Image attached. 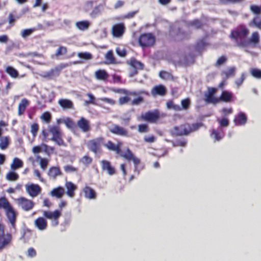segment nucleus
<instances>
[{"mask_svg":"<svg viewBox=\"0 0 261 261\" xmlns=\"http://www.w3.org/2000/svg\"><path fill=\"white\" fill-rule=\"evenodd\" d=\"M245 78V74L244 73H242L241 77L235 81V84L238 88H239L242 85Z\"/></svg>","mask_w":261,"mask_h":261,"instance_id":"57","label":"nucleus"},{"mask_svg":"<svg viewBox=\"0 0 261 261\" xmlns=\"http://www.w3.org/2000/svg\"><path fill=\"white\" fill-rule=\"evenodd\" d=\"M130 100V98L127 96L121 97L119 99V103L120 105H123L127 103Z\"/></svg>","mask_w":261,"mask_h":261,"instance_id":"61","label":"nucleus"},{"mask_svg":"<svg viewBox=\"0 0 261 261\" xmlns=\"http://www.w3.org/2000/svg\"><path fill=\"white\" fill-rule=\"evenodd\" d=\"M29 101L25 98L22 99L20 103L18 105V114L19 116L22 115L25 110L26 108L29 106Z\"/></svg>","mask_w":261,"mask_h":261,"instance_id":"26","label":"nucleus"},{"mask_svg":"<svg viewBox=\"0 0 261 261\" xmlns=\"http://www.w3.org/2000/svg\"><path fill=\"white\" fill-rule=\"evenodd\" d=\"M259 35L257 32H253L251 35V38L248 41L250 43H252L254 44L258 43L259 42Z\"/></svg>","mask_w":261,"mask_h":261,"instance_id":"43","label":"nucleus"},{"mask_svg":"<svg viewBox=\"0 0 261 261\" xmlns=\"http://www.w3.org/2000/svg\"><path fill=\"white\" fill-rule=\"evenodd\" d=\"M11 240L10 235L5 234L3 226L0 224V249L7 245Z\"/></svg>","mask_w":261,"mask_h":261,"instance_id":"11","label":"nucleus"},{"mask_svg":"<svg viewBox=\"0 0 261 261\" xmlns=\"http://www.w3.org/2000/svg\"><path fill=\"white\" fill-rule=\"evenodd\" d=\"M19 178L18 175L14 171H11L9 172L6 176V178L9 181H16Z\"/></svg>","mask_w":261,"mask_h":261,"instance_id":"35","label":"nucleus"},{"mask_svg":"<svg viewBox=\"0 0 261 261\" xmlns=\"http://www.w3.org/2000/svg\"><path fill=\"white\" fill-rule=\"evenodd\" d=\"M233 122L237 126L245 125L247 122V117L243 112H240L234 118Z\"/></svg>","mask_w":261,"mask_h":261,"instance_id":"14","label":"nucleus"},{"mask_svg":"<svg viewBox=\"0 0 261 261\" xmlns=\"http://www.w3.org/2000/svg\"><path fill=\"white\" fill-rule=\"evenodd\" d=\"M35 30V28L23 30L21 32V36L22 38H25L31 35Z\"/></svg>","mask_w":261,"mask_h":261,"instance_id":"42","label":"nucleus"},{"mask_svg":"<svg viewBox=\"0 0 261 261\" xmlns=\"http://www.w3.org/2000/svg\"><path fill=\"white\" fill-rule=\"evenodd\" d=\"M205 101L207 103L215 104L219 101V98H216L214 95L205 94Z\"/></svg>","mask_w":261,"mask_h":261,"instance_id":"36","label":"nucleus"},{"mask_svg":"<svg viewBox=\"0 0 261 261\" xmlns=\"http://www.w3.org/2000/svg\"><path fill=\"white\" fill-rule=\"evenodd\" d=\"M117 54L120 57H124L126 55V50L122 47H118L116 48Z\"/></svg>","mask_w":261,"mask_h":261,"instance_id":"58","label":"nucleus"},{"mask_svg":"<svg viewBox=\"0 0 261 261\" xmlns=\"http://www.w3.org/2000/svg\"><path fill=\"white\" fill-rule=\"evenodd\" d=\"M48 132L52 135L51 140L56 143L58 145H64V143L62 139V133L60 127L55 125H49Z\"/></svg>","mask_w":261,"mask_h":261,"instance_id":"4","label":"nucleus"},{"mask_svg":"<svg viewBox=\"0 0 261 261\" xmlns=\"http://www.w3.org/2000/svg\"><path fill=\"white\" fill-rule=\"evenodd\" d=\"M251 11L255 14H260L261 13V6L257 5H251L250 7Z\"/></svg>","mask_w":261,"mask_h":261,"instance_id":"47","label":"nucleus"},{"mask_svg":"<svg viewBox=\"0 0 261 261\" xmlns=\"http://www.w3.org/2000/svg\"><path fill=\"white\" fill-rule=\"evenodd\" d=\"M122 143L119 142L117 145L114 144L111 141H108L105 144V146L110 150L115 151L117 154L124 158L128 161H133L135 165V171L139 173V171L138 166L140 163V160L137 158L130 150L127 148L126 152H122L120 149Z\"/></svg>","mask_w":261,"mask_h":261,"instance_id":"1","label":"nucleus"},{"mask_svg":"<svg viewBox=\"0 0 261 261\" xmlns=\"http://www.w3.org/2000/svg\"><path fill=\"white\" fill-rule=\"evenodd\" d=\"M81 161L85 165H88L91 163L92 159L87 155H85L81 159Z\"/></svg>","mask_w":261,"mask_h":261,"instance_id":"60","label":"nucleus"},{"mask_svg":"<svg viewBox=\"0 0 261 261\" xmlns=\"http://www.w3.org/2000/svg\"><path fill=\"white\" fill-rule=\"evenodd\" d=\"M87 95L89 97V100L88 101H85V103L87 105L89 104H93L99 105V104L95 101L94 96L91 93H88Z\"/></svg>","mask_w":261,"mask_h":261,"instance_id":"49","label":"nucleus"},{"mask_svg":"<svg viewBox=\"0 0 261 261\" xmlns=\"http://www.w3.org/2000/svg\"><path fill=\"white\" fill-rule=\"evenodd\" d=\"M6 213L9 223L11 224L13 227H14L17 215L16 212L12 207L11 208L6 211Z\"/></svg>","mask_w":261,"mask_h":261,"instance_id":"16","label":"nucleus"},{"mask_svg":"<svg viewBox=\"0 0 261 261\" xmlns=\"http://www.w3.org/2000/svg\"><path fill=\"white\" fill-rule=\"evenodd\" d=\"M141 118L145 120L150 122H154L159 118V114L156 112H149L141 116Z\"/></svg>","mask_w":261,"mask_h":261,"instance_id":"15","label":"nucleus"},{"mask_svg":"<svg viewBox=\"0 0 261 261\" xmlns=\"http://www.w3.org/2000/svg\"><path fill=\"white\" fill-rule=\"evenodd\" d=\"M155 38L151 33L143 34L139 39V43L142 47H148L152 45L154 42Z\"/></svg>","mask_w":261,"mask_h":261,"instance_id":"5","label":"nucleus"},{"mask_svg":"<svg viewBox=\"0 0 261 261\" xmlns=\"http://www.w3.org/2000/svg\"><path fill=\"white\" fill-rule=\"evenodd\" d=\"M67 66L65 64H61L55 68L51 69L49 71L43 72L40 75L45 78L52 79L53 77L58 75L61 70Z\"/></svg>","mask_w":261,"mask_h":261,"instance_id":"7","label":"nucleus"},{"mask_svg":"<svg viewBox=\"0 0 261 261\" xmlns=\"http://www.w3.org/2000/svg\"><path fill=\"white\" fill-rule=\"evenodd\" d=\"M83 191L86 198L91 200L96 198V192L90 187L86 186Z\"/></svg>","mask_w":261,"mask_h":261,"instance_id":"17","label":"nucleus"},{"mask_svg":"<svg viewBox=\"0 0 261 261\" xmlns=\"http://www.w3.org/2000/svg\"><path fill=\"white\" fill-rule=\"evenodd\" d=\"M6 72L13 78H16L18 76V71L11 66H7L6 68Z\"/></svg>","mask_w":261,"mask_h":261,"instance_id":"34","label":"nucleus"},{"mask_svg":"<svg viewBox=\"0 0 261 261\" xmlns=\"http://www.w3.org/2000/svg\"><path fill=\"white\" fill-rule=\"evenodd\" d=\"M25 188L28 193L32 197L37 196L41 190L39 186L33 184L26 185Z\"/></svg>","mask_w":261,"mask_h":261,"instance_id":"10","label":"nucleus"},{"mask_svg":"<svg viewBox=\"0 0 261 261\" xmlns=\"http://www.w3.org/2000/svg\"><path fill=\"white\" fill-rule=\"evenodd\" d=\"M43 216L45 218L51 220L52 226H56L59 224L58 218L61 216V213L58 210H56L54 212L44 211Z\"/></svg>","mask_w":261,"mask_h":261,"instance_id":"6","label":"nucleus"},{"mask_svg":"<svg viewBox=\"0 0 261 261\" xmlns=\"http://www.w3.org/2000/svg\"><path fill=\"white\" fill-rule=\"evenodd\" d=\"M22 166L23 162L20 159L17 158H14L12 163L11 164V168L12 170L14 171L17 169L21 168Z\"/></svg>","mask_w":261,"mask_h":261,"instance_id":"28","label":"nucleus"},{"mask_svg":"<svg viewBox=\"0 0 261 261\" xmlns=\"http://www.w3.org/2000/svg\"><path fill=\"white\" fill-rule=\"evenodd\" d=\"M78 57L85 60H89L92 58V55L89 53H80L78 54Z\"/></svg>","mask_w":261,"mask_h":261,"instance_id":"56","label":"nucleus"},{"mask_svg":"<svg viewBox=\"0 0 261 261\" xmlns=\"http://www.w3.org/2000/svg\"><path fill=\"white\" fill-rule=\"evenodd\" d=\"M77 125L84 133L89 132L91 129L89 121L84 117H81L77 121Z\"/></svg>","mask_w":261,"mask_h":261,"instance_id":"13","label":"nucleus"},{"mask_svg":"<svg viewBox=\"0 0 261 261\" xmlns=\"http://www.w3.org/2000/svg\"><path fill=\"white\" fill-rule=\"evenodd\" d=\"M65 193L63 188L59 187L54 189L50 192V195L53 197H56L58 198H61Z\"/></svg>","mask_w":261,"mask_h":261,"instance_id":"27","label":"nucleus"},{"mask_svg":"<svg viewBox=\"0 0 261 261\" xmlns=\"http://www.w3.org/2000/svg\"><path fill=\"white\" fill-rule=\"evenodd\" d=\"M159 76L164 80H171L173 79V76L170 73L164 71H161Z\"/></svg>","mask_w":261,"mask_h":261,"instance_id":"40","label":"nucleus"},{"mask_svg":"<svg viewBox=\"0 0 261 261\" xmlns=\"http://www.w3.org/2000/svg\"><path fill=\"white\" fill-rule=\"evenodd\" d=\"M58 103L59 105L64 109H71L73 108L72 102L67 99H60Z\"/></svg>","mask_w":261,"mask_h":261,"instance_id":"24","label":"nucleus"},{"mask_svg":"<svg viewBox=\"0 0 261 261\" xmlns=\"http://www.w3.org/2000/svg\"><path fill=\"white\" fill-rule=\"evenodd\" d=\"M187 144V141L186 140L181 139L177 140L176 141L173 142V145L174 147L182 146L184 147Z\"/></svg>","mask_w":261,"mask_h":261,"instance_id":"50","label":"nucleus"},{"mask_svg":"<svg viewBox=\"0 0 261 261\" xmlns=\"http://www.w3.org/2000/svg\"><path fill=\"white\" fill-rule=\"evenodd\" d=\"M201 126L202 124L200 123H196L192 125L186 124L179 126H175L171 132L173 135L177 136L188 135L191 133L197 130Z\"/></svg>","mask_w":261,"mask_h":261,"instance_id":"3","label":"nucleus"},{"mask_svg":"<svg viewBox=\"0 0 261 261\" xmlns=\"http://www.w3.org/2000/svg\"><path fill=\"white\" fill-rule=\"evenodd\" d=\"M90 23L88 21H81L77 22L75 24L76 27L77 29L81 31H85L87 30L89 26Z\"/></svg>","mask_w":261,"mask_h":261,"instance_id":"31","label":"nucleus"},{"mask_svg":"<svg viewBox=\"0 0 261 261\" xmlns=\"http://www.w3.org/2000/svg\"><path fill=\"white\" fill-rule=\"evenodd\" d=\"M12 207L10 203L5 198L3 197L0 198V208H4L5 211H6Z\"/></svg>","mask_w":261,"mask_h":261,"instance_id":"33","label":"nucleus"},{"mask_svg":"<svg viewBox=\"0 0 261 261\" xmlns=\"http://www.w3.org/2000/svg\"><path fill=\"white\" fill-rule=\"evenodd\" d=\"M101 141V138L90 140L87 143L88 147L90 150L96 153L100 150Z\"/></svg>","mask_w":261,"mask_h":261,"instance_id":"9","label":"nucleus"},{"mask_svg":"<svg viewBox=\"0 0 261 261\" xmlns=\"http://www.w3.org/2000/svg\"><path fill=\"white\" fill-rule=\"evenodd\" d=\"M37 159L40 161L41 168L44 170H45L48 163V160L46 159L42 158L39 155L37 156Z\"/></svg>","mask_w":261,"mask_h":261,"instance_id":"41","label":"nucleus"},{"mask_svg":"<svg viewBox=\"0 0 261 261\" xmlns=\"http://www.w3.org/2000/svg\"><path fill=\"white\" fill-rule=\"evenodd\" d=\"M61 172L59 168L53 167H51L48 172V175L50 178H55L57 176L60 175Z\"/></svg>","mask_w":261,"mask_h":261,"instance_id":"30","label":"nucleus"},{"mask_svg":"<svg viewBox=\"0 0 261 261\" xmlns=\"http://www.w3.org/2000/svg\"><path fill=\"white\" fill-rule=\"evenodd\" d=\"M148 126L146 124H141L138 126V130L140 133H146L148 132Z\"/></svg>","mask_w":261,"mask_h":261,"instance_id":"62","label":"nucleus"},{"mask_svg":"<svg viewBox=\"0 0 261 261\" xmlns=\"http://www.w3.org/2000/svg\"><path fill=\"white\" fill-rule=\"evenodd\" d=\"M125 27L123 23L114 25L112 28V34L114 37H121L124 33Z\"/></svg>","mask_w":261,"mask_h":261,"instance_id":"12","label":"nucleus"},{"mask_svg":"<svg viewBox=\"0 0 261 261\" xmlns=\"http://www.w3.org/2000/svg\"><path fill=\"white\" fill-rule=\"evenodd\" d=\"M98 100L103 101L106 103H108L109 105H110L111 106H113V105H115V103H116V101L114 100H113L111 98H107V97L100 98L98 99Z\"/></svg>","mask_w":261,"mask_h":261,"instance_id":"53","label":"nucleus"},{"mask_svg":"<svg viewBox=\"0 0 261 261\" xmlns=\"http://www.w3.org/2000/svg\"><path fill=\"white\" fill-rule=\"evenodd\" d=\"M67 53V49L65 47L60 46L56 51V56L57 57L64 55Z\"/></svg>","mask_w":261,"mask_h":261,"instance_id":"54","label":"nucleus"},{"mask_svg":"<svg viewBox=\"0 0 261 261\" xmlns=\"http://www.w3.org/2000/svg\"><path fill=\"white\" fill-rule=\"evenodd\" d=\"M16 201L18 205L26 211L31 210L34 206V203L32 201L24 197L18 198Z\"/></svg>","mask_w":261,"mask_h":261,"instance_id":"8","label":"nucleus"},{"mask_svg":"<svg viewBox=\"0 0 261 261\" xmlns=\"http://www.w3.org/2000/svg\"><path fill=\"white\" fill-rule=\"evenodd\" d=\"M217 121L221 127H226L229 124V121L227 118H223L222 119H217Z\"/></svg>","mask_w":261,"mask_h":261,"instance_id":"55","label":"nucleus"},{"mask_svg":"<svg viewBox=\"0 0 261 261\" xmlns=\"http://www.w3.org/2000/svg\"><path fill=\"white\" fill-rule=\"evenodd\" d=\"M233 94L228 91H223L219 98V101H222L226 102H229L233 100Z\"/></svg>","mask_w":261,"mask_h":261,"instance_id":"19","label":"nucleus"},{"mask_svg":"<svg viewBox=\"0 0 261 261\" xmlns=\"http://www.w3.org/2000/svg\"><path fill=\"white\" fill-rule=\"evenodd\" d=\"M41 119L48 123L51 119V115L49 112H45L41 115Z\"/></svg>","mask_w":261,"mask_h":261,"instance_id":"51","label":"nucleus"},{"mask_svg":"<svg viewBox=\"0 0 261 261\" xmlns=\"http://www.w3.org/2000/svg\"><path fill=\"white\" fill-rule=\"evenodd\" d=\"M101 163L103 170L107 171L108 173L110 175L115 174V170L111 166L110 162L107 161H102Z\"/></svg>","mask_w":261,"mask_h":261,"instance_id":"23","label":"nucleus"},{"mask_svg":"<svg viewBox=\"0 0 261 261\" xmlns=\"http://www.w3.org/2000/svg\"><path fill=\"white\" fill-rule=\"evenodd\" d=\"M181 108L184 110H187L190 105V100L189 98L183 99L181 101Z\"/></svg>","mask_w":261,"mask_h":261,"instance_id":"52","label":"nucleus"},{"mask_svg":"<svg viewBox=\"0 0 261 261\" xmlns=\"http://www.w3.org/2000/svg\"><path fill=\"white\" fill-rule=\"evenodd\" d=\"M38 130V125L36 123L33 124L31 125V133L34 137H35Z\"/></svg>","mask_w":261,"mask_h":261,"instance_id":"63","label":"nucleus"},{"mask_svg":"<svg viewBox=\"0 0 261 261\" xmlns=\"http://www.w3.org/2000/svg\"><path fill=\"white\" fill-rule=\"evenodd\" d=\"M63 122L68 128L72 129L74 126V122L69 118L64 119Z\"/></svg>","mask_w":261,"mask_h":261,"instance_id":"45","label":"nucleus"},{"mask_svg":"<svg viewBox=\"0 0 261 261\" xmlns=\"http://www.w3.org/2000/svg\"><path fill=\"white\" fill-rule=\"evenodd\" d=\"M129 65L134 69V71L133 73H130V76H132L134 74H136L137 69H142L143 67V65L140 62L132 59L129 61Z\"/></svg>","mask_w":261,"mask_h":261,"instance_id":"22","label":"nucleus"},{"mask_svg":"<svg viewBox=\"0 0 261 261\" xmlns=\"http://www.w3.org/2000/svg\"><path fill=\"white\" fill-rule=\"evenodd\" d=\"M253 24L255 27L261 29V19L257 16L255 17L251 21L250 25Z\"/></svg>","mask_w":261,"mask_h":261,"instance_id":"48","label":"nucleus"},{"mask_svg":"<svg viewBox=\"0 0 261 261\" xmlns=\"http://www.w3.org/2000/svg\"><path fill=\"white\" fill-rule=\"evenodd\" d=\"M65 188L67 190L66 194L70 197L73 198L74 196V192L77 187L76 186L70 181H67L65 183Z\"/></svg>","mask_w":261,"mask_h":261,"instance_id":"18","label":"nucleus"},{"mask_svg":"<svg viewBox=\"0 0 261 261\" xmlns=\"http://www.w3.org/2000/svg\"><path fill=\"white\" fill-rule=\"evenodd\" d=\"M106 58L109 64H113L115 63V60L113 55L112 51H109L106 55Z\"/></svg>","mask_w":261,"mask_h":261,"instance_id":"44","label":"nucleus"},{"mask_svg":"<svg viewBox=\"0 0 261 261\" xmlns=\"http://www.w3.org/2000/svg\"><path fill=\"white\" fill-rule=\"evenodd\" d=\"M9 138L8 137H2L0 139V148L4 150L6 149L9 145Z\"/></svg>","mask_w":261,"mask_h":261,"instance_id":"37","label":"nucleus"},{"mask_svg":"<svg viewBox=\"0 0 261 261\" xmlns=\"http://www.w3.org/2000/svg\"><path fill=\"white\" fill-rule=\"evenodd\" d=\"M190 24L191 26L196 29L200 28L202 25L201 22L198 20H195L194 21H191L190 22Z\"/></svg>","mask_w":261,"mask_h":261,"instance_id":"59","label":"nucleus"},{"mask_svg":"<svg viewBox=\"0 0 261 261\" xmlns=\"http://www.w3.org/2000/svg\"><path fill=\"white\" fill-rule=\"evenodd\" d=\"M166 92V88L163 85H159L154 87L152 91L151 94L153 96L156 95H164L165 94Z\"/></svg>","mask_w":261,"mask_h":261,"instance_id":"25","label":"nucleus"},{"mask_svg":"<svg viewBox=\"0 0 261 261\" xmlns=\"http://www.w3.org/2000/svg\"><path fill=\"white\" fill-rule=\"evenodd\" d=\"M249 30L244 26H240L231 32V36L240 47H246L249 44V41L246 39L249 34Z\"/></svg>","mask_w":261,"mask_h":261,"instance_id":"2","label":"nucleus"},{"mask_svg":"<svg viewBox=\"0 0 261 261\" xmlns=\"http://www.w3.org/2000/svg\"><path fill=\"white\" fill-rule=\"evenodd\" d=\"M110 131L112 133L123 136L127 135V132L124 128L118 125H115L110 128Z\"/></svg>","mask_w":261,"mask_h":261,"instance_id":"21","label":"nucleus"},{"mask_svg":"<svg viewBox=\"0 0 261 261\" xmlns=\"http://www.w3.org/2000/svg\"><path fill=\"white\" fill-rule=\"evenodd\" d=\"M102 10V7L100 5L94 7L90 13L91 16L92 17H95L101 13Z\"/></svg>","mask_w":261,"mask_h":261,"instance_id":"38","label":"nucleus"},{"mask_svg":"<svg viewBox=\"0 0 261 261\" xmlns=\"http://www.w3.org/2000/svg\"><path fill=\"white\" fill-rule=\"evenodd\" d=\"M95 76L98 80H105L108 77V73L105 70H98L95 72Z\"/></svg>","mask_w":261,"mask_h":261,"instance_id":"29","label":"nucleus"},{"mask_svg":"<svg viewBox=\"0 0 261 261\" xmlns=\"http://www.w3.org/2000/svg\"><path fill=\"white\" fill-rule=\"evenodd\" d=\"M236 70V69L234 67H231L228 68L226 70L223 71V74L226 77L232 76L235 74Z\"/></svg>","mask_w":261,"mask_h":261,"instance_id":"39","label":"nucleus"},{"mask_svg":"<svg viewBox=\"0 0 261 261\" xmlns=\"http://www.w3.org/2000/svg\"><path fill=\"white\" fill-rule=\"evenodd\" d=\"M250 73L253 77L256 79H261L260 69L252 68L250 70Z\"/></svg>","mask_w":261,"mask_h":261,"instance_id":"46","label":"nucleus"},{"mask_svg":"<svg viewBox=\"0 0 261 261\" xmlns=\"http://www.w3.org/2000/svg\"><path fill=\"white\" fill-rule=\"evenodd\" d=\"M211 136L215 141H219L223 138V134L222 132H218L217 130L213 129L212 130Z\"/></svg>","mask_w":261,"mask_h":261,"instance_id":"32","label":"nucleus"},{"mask_svg":"<svg viewBox=\"0 0 261 261\" xmlns=\"http://www.w3.org/2000/svg\"><path fill=\"white\" fill-rule=\"evenodd\" d=\"M232 109L230 108H223L221 110V112L224 116L228 115L232 113Z\"/></svg>","mask_w":261,"mask_h":261,"instance_id":"64","label":"nucleus"},{"mask_svg":"<svg viewBox=\"0 0 261 261\" xmlns=\"http://www.w3.org/2000/svg\"><path fill=\"white\" fill-rule=\"evenodd\" d=\"M35 225L40 230H44L47 228V221L44 218L40 217L35 221Z\"/></svg>","mask_w":261,"mask_h":261,"instance_id":"20","label":"nucleus"}]
</instances>
